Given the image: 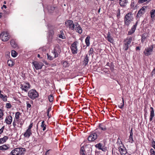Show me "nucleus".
<instances>
[{
  "instance_id": "obj_21",
  "label": "nucleus",
  "mask_w": 155,
  "mask_h": 155,
  "mask_svg": "<svg viewBox=\"0 0 155 155\" xmlns=\"http://www.w3.org/2000/svg\"><path fill=\"white\" fill-rule=\"evenodd\" d=\"M31 134V131L27 129L24 133V135L25 137L28 138Z\"/></svg>"
},
{
  "instance_id": "obj_6",
  "label": "nucleus",
  "mask_w": 155,
  "mask_h": 155,
  "mask_svg": "<svg viewBox=\"0 0 155 155\" xmlns=\"http://www.w3.org/2000/svg\"><path fill=\"white\" fill-rule=\"evenodd\" d=\"M20 88L22 91L27 92L29 89L30 88L31 85L29 83L25 82L23 84H20Z\"/></svg>"
},
{
  "instance_id": "obj_55",
  "label": "nucleus",
  "mask_w": 155,
  "mask_h": 155,
  "mask_svg": "<svg viewBox=\"0 0 155 155\" xmlns=\"http://www.w3.org/2000/svg\"><path fill=\"white\" fill-rule=\"evenodd\" d=\"M148 0H139V2L140 3H143Z\"/></svg>"
},
{
  "instance_id": "obj_4",
  "label": "nucleus",
  "mask_w": 155,
  "mask_h": 155,
  "mask_svg": "<svg viewBox=\"0 0 155 155\" xmlns=\"http://www.w3.org/2000/svg\"><path fill=\"white\" fill-rule=\"evenodd\" d=\"M28 96L31 99L34 100L38 97V94L35 90L32 89L28 92Z\"/></svg>"
},
{
  "instance_id": "obj_52",
  "label": "nucleus",
  "mask_w": 155,
  "mask_h": 155,
  "mask_svg": "<svg viewBox=\"0 0 155 155\" xmlns=\"http://www.w3.org/2000/svg\"><path fill=\"white\" fill-rule=\"evenodd\" d=\"M32 126H33V123H31L30 124L29 126L28 127V128L27 130H31V129L32 128Z\"/></svg>"
},
{
  "instance_id": "obj_24",
  "label": "nucleus",
  "mask_w": 155,
  "mask_h": 155,
  "mask_svg": "<svg viewBox=\"0 0 155 155\" xmlns=\"http://www.w3.org/2000/svg\"><path fill=\"white\" fill-rule=\"evenodd\" d=\"M47 8L48 11L50 12H51L55 10V7L49 5L47 6Z\"/></svg>"
},
{
  "instance_id": "obj_31",
  "label": "nucleus",
  "mask_w": 155,
  "mask_h": 155,
  "mask_svg": "<svg viewBox=\"0 0 155 155\" xmlns=\"http://www.w3.org/2000/svg\"><path fill=\"white\" fill-rule=\"evenodd\" d=\"M20 114V113L19 112H17L15 114V118L16 120L17 121H18V119L19 118V115Z\"/></svg>"
},
{
  "instance_id": "obj_25",
  "label": "nucleus",
  "mask_w": 155,
  "mask_h": 155,
  "mask_svg": "<svg viewBox=\"0 0 155 155\" xmlns=\"http://www.w3.org/2000/svg\"><path fill=\"white\" fill-rule=\"evenodd\" d=\"M9 148V147L6 145H3L0 146V150H5Z\"/></svg>"
},
{
  "instance_id": "obj_43",
  "label": "nucleus",
  "mask_w": 155,
  "mask_h": 155,
  "mask_svg": "<svg viewBox=\"0 0 155 155\" xmlns=\"http://www.w3.org/2000/svg\"><path fill=\"white\" fill-rule=\"evenodd\" d=\"M117 12V18L118 19H119L120 18V10L119 8H118V9Z\"/></svg>"
},
{
  "instance_id": "obj_33",
  "label": "nucleus",
  "mask_w": 155,
  "mask_h": 155,
  "mask_svg": "<svg viewBox=\"0 0 155 155\" xmlns=\"http://www.w3.org/2000/svg\"><path fill=\"white\" fill-rule=\"evenodd\" d=\"M46 125L45 124V121H43L41 122V127L43 128V130L45 131L46 130Z\"/></svg>"
},
{
  "instance_id": "obj_41",
  "label": "nucleus",
  "mask_w": 155,
  "mask_h": 155,
  "mask_svg": "<svg viewBox=\"0 0 155 155\" xmlns=\"http://www.w3.org/2000/svg\"><path fill=\"white\" fill-rule=\"evenodd\" d=\"M47 56L48 59L49 60H53V58L52 56L49 55L48 53H47Z\"/></svg>"
},
{
  "instance_id": "obj_38",
  "label": "nucleus",
  "mask_w": 155,
  "mask_h": 155,
  "mask_svg": "<svg viewBox=\"0 0 155 155\" xmlns=\"http://www.w3.org/2000/svg\"><path fill=\"white\" fill-rule=\"evenodd\" d=\"M63 65L64 67H66L69 66V64L67 62L65 61L63 63Z\"/></svg>"
},
{
  "instance_id": "obj_59",
  "label": "nucleus",
  "mask_w": 155,
  "mask_h": 155,
  "mask_svg": "<svg viewBox=\"0 0 155 155\" xmlns=\"http://www.w3.org/2000/svg\"><path fill=\"white\" fill-rule=\"evenodd\" d=\"M51 108L49 107L48 108V111H47V113H49V112L51 110Z\"/></svg>"
},
{
  "instance_id": "obj_20",
  "label": "nucleus",
  "mask_w": 155,
  "mask_h": 155,
  "mask_svg": "<svg viewBox=\"0 0 155 155\" xmlns=\"http://www.w3.org/2000/svg\"><path fill=\"white\" fill-rule=\"evenodd\" d=\"M102 147L103 144L101 143H99L95 145V147L96 148L98 149L99 150H101L103 151H104L105 149Z\"/></svg>"
},
{
  "instance_id": "obj_53",
  "label": "nucleus",
  "mask_w": 155,
  "mask_h": 155,
  "mask_svg": "<svg viewBox=\"0 0 155 155\" xmlns=\"http://www.w3.org/2000/svg\"><path fill=\"white\" fill-rule=\"evenodd\" d=\"M117 143H118L119 145L122 144V142L119 138L117 139Z\"/></svg>"
},
{
  "instance_id": "obj_11",
  "label": "nucleus",
  "mask_w": 155,
  "mask_h": 155,
  "mask_svg": "<svg viewBox=\"0 0 155 155\" xmlns=\"http://www.w3.org/2000/svg\"><path fill=\"white\" fill-rule=\"evenodd\" d=\"M97 134L95 132L92 133L88 137V140L92 141L95 140L97 138Z\"/></svg>"
},
{
  "instance_id": "obj_45",
  "label": "nucleus",
  "mask_w": 155,
  "mask_h": 155,
  "mask_svg": "<svg viewBox=\"0 0 155 155\" xmlns=\"http://www.w3.org/2000/svg\"><path fill=\"white\" fill-rule=\"evenodd\" d=\"M150 152L151 154V155H155V151L153 149L151 148L150 149Z\"/></svg>"
},
{
  "instance_id": "obj_46",
  "label": "nucleus",
  "mask_w": 155,
  "mask_h": 155,
  "mask_svg": "<svg viewBox=\"0 0 155 155\" xmlns=\"http://www.w3.org/2000/svg\"><path fill=\"white\" fill-rule=\"evenodd\" d=\"M151 145L155 150V141L153 140L152 141Z\"/></svg>"
},
{
  "instance_id": "obj_50",
  "label": "nucleus",
  "mask_w": 155,
  "mask_h": 155,
  "mask_svg": "<svg viewBox=\"0 0 155 155\" xmlns=\"http://www.w3.org/2000/svg\"><path fill=\"white\" fill-rule=\"evenodd\" d=\"M93 49L92 48H91L90 49L89 51V55H90L92 54L93 52Z\"/></svg>"
},
{
  "instance_id": "obj_5",
  "label": "nucleus",
  "mask_w": 155,
  "mask_h": 155,
  "mask_svg": "<svg viewBox=\"0 0 155 155\" xmlns=\"http://www.w3.org/2000/svg\"><path fill=\"white\" fill-rule=\"evenodd\" d=\"M153 45H151L150 46L146 48L143 51L144 54L146 56L151 55L153 51Z\"/></svg>"
},
{
  "instance_id": "obj_63",
  "label": "nucleus",
  "mask_w": 155,
  "mask_h": 155,
  "mask_svg": "<svg viewBox=\"0 0 155 155\" xmlns=\"http://www.w3.org/2000/svg\"><path fill=\"white\" fill-rule=\"evenodd\" d=\"M4 95H3L2 93H1V91H0V97H2Z\"/></svg>"
},
{
  "instance_id": "obj_48",
  "label": "nucleus",
  "mask_w": 155,
  "mask_h": 155,
  "mask_svg": "<svg viewBox=\"0 0 155 155\" xmlns=\"http://www.w3.org/2000/svg\"><path fill=\"white\" fill-rule=\"evenodd\" d=\"M122 102H123V103H122V104L121 105V106H119V105H118V107L120 108H121V109H122L123 108V107H124V99L123 98H122Z\"/></svg>"
},
{
  "instance_id": "obj_3",
  "label": "nucleus",
  "mask_w": 155,
  "mask_h": 155,
  "mask_svg": "<svg viewBox=\"0 0 155 155\" xmlns=\"http://www.w3.org/2000/svg\"><path fill=\"white\" fill-rule=\"evenodd\" d=\"M132 19L133 18L131 13H129L127 14L124 18L125 25L128 26L131 21L132 20Z\"/></svg>"
},
{
  "instance_id": "obj_8",
  "label": "nucleus",
  "mask_w": 155,
  "mask_h": 155,
  "mask_svg": "<svg viewBox=\"0 0 155 155\" xmlns=\"http://www.w3.org/2000/svg\"><path fill=\"white\" fill-rule=\"evenodd\" d=\"M65 25L67 27H69L71 30H73L74 29L75 25L72 20H69L66 21L65 22Z\"/></svg>"
},
{
  "instance_id": "obj_16",
  "label": "nucleus",
  "mask_w": 155,
  "mask_h": 155,
  "mask_svg": "<svg viewBox=\"0 0 155 155\" xmlns=\"http://www.w3.org/2000/svg\"><path fill=\"white\" fill-rule=\"evenodd\" d=\"M89 61V57L87 54L84 58V60L82 61V65L85 66L87 64Z\"/></svg>"
},
{
  "instance_id": "obj_23",
  "label": "nucleus",
  "mask_w": 155,
  "mask_h": 155,
  "mask_svg": "<svg viewBox=\"0 0 155 155\" xmlns=\"http://www.w3.org/2000/svg\"><path fill=\"white\" fill-rule=\"evenodd\" d=\"M98 128L100 129V130L102 131H105L107 130L106 127L103 124H100L99 125Z\"/></svg>"
},
{
  "instance_id": "obj_7",
  "label": "nucleus",
  "mask_w": 155,
  "mask_h": 155,
  "mask_svg": "<svg viewBox=\"0 0 155 155\" xmlns=\"http://www.w3.org/2000/svg\"><path fill=\"white\" fill-rule=\"evenodd\" d=\"M0 37L2 41H5L9 40L10 36L7 32H3L0 35Z\"/></svg>"
},
{
  "instance_id": "obj_18",
  "label": "nucleus",
  "mask_w": 155,
  "mask_h": 155,
  "mask_svg": "<svg viewBox=\"0 0 155 155\" xmlns=\"http://www.w3.org/2000/svg\"><path fill=\"white\" fill-rule=\"evenodd\" d=\"M75 26H76V28H75L76 30L80 34H81L82 32V28L78 23H75Z\"/></svg>"
},
{
  "instance_id": "obj_64",
  "label": "nucleus",
  "mask_w": 155,
  "mask_h": 155,
  "mask_svg": "<svg viewBox=\"0 0 155 155\" xmlns=\"http://www.w3.org/2000/svg\"><path fill=\"white\" fill-rule=\"evenodd\" d=\"M3 130L1 129H0V134H1L3 132Z\"/></svg>"
},
{
  "instance_id": "obj_22",
  "label": "nucleus",
  "mask_w": 155,
  "mask_h": 155,
  "mask_svg": "<svg viewBox=\"0 0 155 155\" xmlns=\"http://www.w3.org/2000/svg\"><path fill=\"white\" fill-rule=\"evenodd\" d=\"M107 40L110 42L112 43L113 42V40L112 38L111 37L110 33L109 32H108L107 34Z\"/></svg>"
},
{
  "instance_id": "obj_60",
  "label": "nucleus",
  "mask_w": 155,
  "mask_h": 155,
  "mask_svg": "<svg viewBox=\"0 0 155 155\" xmlns=\"http://www.w3.org/2000/svg\"><path fill=\"white\" fill-rule=\"evenodd\" d=\"M80 155H85V154L84 153V152L83 153L82 152H80Z\"/></svg>"
},
{
  "instance_id": "obj_30",
  "label": "nucleus",
  "mask_w": 155,
  "mask_h": 155,
  "mask_svg": "<svg viewBox=\"0 0 155 155\" xmlns=\"http://www.w3.org/2000/svg\"><path fill=\"white\" fill-rule=\"evenodd\" d=\"M7 63L9 66H12L14 64V62L11 60H8Z\"/></svg>"
},
{
  "instance_id": "obj_39",
  "label": "nucleus",
  "mask_w": 155,
  "mask_h": 155,
  "mask_svg": "<svg viewBox=\"0 0 155 155\" xmlns=\"http://www.w3.org/2000/svg\"><path fill=\"white\" fill-rule=\"evenodd\" d=\"M3 112L4 111L3 110L0 109V118H3L2 117L4 115Z\"/></svg>"
},
{
  "instance_id": "obj_28",
  "label": "nucleus",
  "mask_w": 155,
  "mask_h": 155,
  "mask_svg": "<svg viewBox=\"0 0 155 155\" xmlns=\"http://www.w3.org/2000/svg\"><path fill=\"white\" fill-rule=\"evenodd\" d=\"M150 16L152 18H153L155 17V10L152 9L150 12Z\"/></svg>"
},
{
  "instance_id": "obj_61",
  "label": "nucleus",
  "mask_w": 155,
  "mask_h": 155,
  "mask_svg": "<svg viewBox=\"0 0 155 155\" xmlns=\"http://www.w3.org/2000/svg\"><path fill=\"white\" fill-rule=\"evenodd\" d=\"M132 131H133L132 128H131L130 130V134H131L133 135V134Z\"/></svg>"
},
{
  "instance_id": "obj_35",
  "label": "nucleus",
  "mask_w": 155,
  "mask_h": 155,
  "mask_svg": "<svg viewBox=\"0 0 155 155\" xmlns=\"http://www.w3.org/2000/svg\"><path fill=\"white\" fill-rule=\"evenodd\" d=\"M12 56L13 57H16L17 54L18 53L17 52H16L15 50H12Z\"/></svg>"
},
{
  "instance_id": "obj_19",
  "label": "nucleus",
  "mask_w": 155,
  "mask_h": 155,
  "mask_svg": "<svg viewBox=\"0 0 155 155\" xmlns=\"http://www.w3.org/2000/svg\"><path fill=\"white\" fill-rule=\"evenodd\" d=\"M150 109L151 110V111L149 120L150 121H152L153 118L154 117L155 115L153 108L152 107H150Z\"/></svg>"
},
{
  "instance_id": "obj_32",
  "label": "nucleus",
  "mask_w": 155,
  "mask_h": 155,
  "mask_svg": "<svg viewBox=\"0 0 155 155\" xmlns=\"http://www.w3.org/2000/svg\"><path fill=\"white\" fill-rule=\"evenodd\" d=\"M95 132L97 134V136H98L100 134L102 133V131L100 130V129L98 128L96 130Z\"/></svg>"
},
{
  "instance_id": "obj_2",
  "label": "nucleus",
  "mask_w": 155,
  "mask_h": 155,
  "mask_svg": "<svg viewBox=\"0 0 155 155\" xmlns=\"http://www.w3.org/2000/svg\"><path fill=\"white\" fill-rule=\"evenodd\" d=\"M132 41V38L131 37H127L124 41L123 49L125 51L127 50L129 47H130V45Z\"/></svg>"
},
{
  "instance_id": "obj_13",
  "label": "nucleus",
  "mask_w": 155,
  "mask_h": 155,
  "mask_svg": "<svg viewBox=\"0 0 155 155\" xmlns=\"http://www.w3.org/2000/svg\"><path fill=\"white\" fill-rule=\"evenodd\" d=\"M146 8L147 7L145 6L142 7L138 12L137 15V17H140L145 12Z\"/></svg>"
},
{
  "instance_id": "obj_15",
  "label": "nucleus",
  "mask_w": 155,
  "mask_h": 155,
  "mask_svg": "<svg viewBox=\"0 0 155 155\" xmlns=\"http://www.w3.org/2000/svg\"><path fill=\"white\" fill-rule=\"evenodd\" d=\"M10 44L12 47L13 48L15 49H18V46L17 43L14 40H12L10 41Z\"/></svg>"
},
{
  "instance_id": "obj_17",
  "label": "nucleus",
  "mask_w": 155,
  "mask_h": 155,
  "mask_svg": "<svg viewBox=\"0 0 155 155\" xmlns=\"http://www.w3.org/2000/svg\"><path fill=\"white\" fill-rule=\"evenodd\" d=\"M128 2L127 0H119V3L122 7H125Z\"/></svg>"
},
{
  "instance_id": "obj_1",
  "label": "nucleus",
  "mask_w": 155,
  "mask_h": 155,
  "mask_svg": "<svg viewBox=\"0 0 155 155\" xmlns=\"http://www.w3.org/2000/svg\"><path fill=\"white\" fill-rule=\"evenodd\" d=\"M25 151V149L22 147L17 148L12 150L11 152V155H22Z\"/></svg>"
},
{
  "instance_id": "obj_14",
  "label": "nucleus",
  "mask_w": 155,
  "mask_h": 155,
  "mask_svg": "<svg viewBox=\"0 0 155 155\" xmlns=\"http://www.w3.org/2000/svg\"><path fill=\"white\" fill-rule=\"evenodd\" d=\"M12 120V117L11 116L9 115L6 117L5 121L8 124H10Z\"/></svg>"
},
{
  "instance_id": "obj_56",
  "label": "nucleus",
  "mask_w": 155,
  "mask_h": 155,
  "mask_svg": "<svg viewBox=\"0 0 155 155\" xmlns=\"http://www.w3.org/2000/svg\"><path fill=\"white\" fill-rule=\"evenodd\" d=\"M138 23V21H136L135 25H134L132 27H133L136 29L137 26V25Z\"/></svg>"
},
{
  "instance_id": "obj_47",
  "label": "nucleus",
  "mask_w": 155,
  "mask_h": 155,
  "mask_svg": "<svg viewBox=\"0 0 155 155\" xmlns=\"http://www.w3.org/2000/svg\"><path fill=\"white\" fill-rule=\"evenodd\" d=\"M1 98H2L3 100L5 101H6L7 100V96L6 95L5 96L4 95L2 97H1Z\"/></svg>"
},
{
  "instance_id": "obj_44",
  "label": "nucleus",
  "mask_w": 155,
  "mask_h": 155,
  "mask_svg": "<svg viewBox=\"0 0 155 155\" xmlns=\"http://www.w3.org/2000/svg\"><path fill=\"white\" fill-rule=\"evenodd\" d=\"M48 99L49 101L50 102H52L53 100V97L51 95H49L48 96Z\"/></svg>"
},
{
  "instance_id": "obj_51",
  "label": "nucleus",
  "mask_w": 155,
  "mask_h": 155,
  "mask_svg": "<svg viewBox=\"0 0 155 155\" xmlns=\"http://www.w3.org/2000/svg\"><path fill=\"white\" fill-rule=\"evenodd\" d=\"M26 104H27V109H28L29 108H30L31 107V105L27 101L26 102Z\"/></svg>"
},
{
  "instance_id": "obj_37",
  "label": "nucleus",
  "mask_w": 155,
  "mask_h": 155,
  "mask_svg": "<svg viewBox=\"0 0 155 155\" xmlns=\"http://www.w3.org/2000/svg\"><path fill=\"white\" fill-rule=\"evenodd\" d=\"M109 67H110L111 71H113L114 69V66L112 62L110 63V65Z\"/></svg>"
},
{
  "instance_id": "obj_57",
  "label": "nucleus",
  "mask_w": 155,
  "mask_h": 155,
  "mask_svg": "<svg viewBox=\"0 0 155 155\" xmlns=\"http://www.w3.org/2000/svg\"><path fill=\"white\" fill-rule=\"evenodd\" d=\"M16 121H17L16 120ZM13 125L14 127H15V126L16 125V121L15 120L13 121Z\"/></svg>"
},
{
  "instance_id": "obj_49",
  "label": "nucleus",
  "mask_w": 155,
  "mask_h": 155,
  "mask_svg": "<svg viewBox=\"0 0 155 155\" xmlns=\"http://www.w3.org/2000/svg\"><path fill=\"white\" fill-rule=\"evenodd\" d=\"M6 107L8 108H10L12 107V105L10 104L7 103L6 104Z\"/></svg>"
},
{
  "instance_id": "obj_12",
  "label": "nucleus",
  "mask_w": 155,
  "mask_h": 155,
  "mask_svg": "<svg viewBox=\"0 0 155 155\" xmlns=\"http://www.w3.org/2000/svg\"><path fill=\"white\" fill-rule=\"evenodd\" d=\"M118 148L120 153L122 155H125L127 153L126 149L123 144H122V146H120Z\"/></svg>"
},
{
  "instance_id": "obj_29",
  "label": "nucleus",
  "mask_w": 155,
  "mask_h": 155,
  "mask_svg": "<svg viewBox=\"0 0 155 155\" xmlns=\"http://www.w3.org/2000/svg\"><path fill=\"white\" fill-rule=\"evenodd\" d=\"M136 29V28H134L132 27L131 28V30H130L128 31V35H131L132 34H133V33L134 32Z\"/></svg>"
},
{
  "instance_id": "obj_10",
  "label": "nucleus",
  "mask_w": 155,
  "mask_h": 155,
  "mask_svg": "<svg viewBox=\"0 0 155 155\" xmlns=\"http://www.w3.org/2000/svg\"><path fill=\"white\" fill-rule=\"evenodd\" d=\"M78 43V41H75L71 45V49L72 52L73 54H76L77 53L78 49L77 47V44Z\"/></svg>"
},
{
  "instance_id": "obj_27",
  "label": "nucleus",
  "mask_w": 155,
  "mask_h": 155,
  "mask_svg": "<svg viewBox=\"0 0 155 155\" xmlns=\"http://www.w3.org/2000/svg\"><path fill=\"white\" fill-rule=\"evenodd\" d=\"M90 37L89 36H87L85 39V42L87 46H88L90 45Z\"/></svg>"
},
{
  "instance_id": "obj_26",
  "label": "nucleus",
  "mask_w": 155,
  "mask_h": 155,
  "mask_svg": "<svg viewBox=\"0 0 155 155\" xmlns=\"http://www.w3.org/2000/svg\"><path fill=\"white\" fill-rule=\"evenodd\" d=\"M58 49V47H56L54 48L53 50V54L54 55V58H56L58 57V53L57 52V49Z\"/></svg>"
},
{
  "instance_id": "obj_62",
  "label": "nucleus",
  "mask_w": 155,
  "mask_h": 155,
  "mask_svg": "<svg viewBox=\"0 0 155 155\" xmlns=\"http://www.w3.org/2000/svg\"><path fill=\"white\" fill-rule=\"evenodd\" d=\"M136 49V50H140V47L139 46L137 47Z\"/></svg>"
},
{
  "instance_id": "obj_36",
  "label": "nucleus",
  "mask_w": 155,
  "mask_h": 155,
  "mask_svg": "<svg viewBox=\"0 0 155 155\" xmlns=\"http://www.w3.org/2000/svg\"><path fill=\"white\" fill-rule=\"evenodd\" d=\"M133 135L131 134H130L129 138L128 139L129 142L131 143H133L134 141L133 138Z\"/></svg>"
},
{
  "instance_id": "obj_58",
  "label": "nucleus",
  "mask_w": 155,
  "mask_h": 155,
  "mask_svg": "<svg viewBox=\"0 0 155 155\" xmlns=\"http://www.w3.org/2000/svg\"><path fill=\"white\" fill-rule=\"evenodd\" d=\"M49 32L51 34H53L54 33V31L52 30H49Z\"/></svg>"
},
{
  "instance_id": "obj_54",
  "label": "nucleus",
  "mask_w": 155,
  "mask_h": 155,
  "mask_svg": "<svg viewBox=\"0 0 155 155\" xmlns=\"http://www.w3.org/2000/svg\"><path fill=\"white\" fill-rule=\"evenodd\" d=\"M80 152H82L83 153V152H85V150L84 147H81Z\"/></svg>"
},
{
  "instance_id": "obj_9",
  "label": "nucleus",
  "mask_w": 155,
  "mask_h": 155,
  "mask_svg": "<svg viewBox=\"0 0 155 155\" xmlns=\"http://www.w3.org/2000/svg\"><path fill=\"white\" fill-rule=\"evenodd\" d=\"M32 64L36 70L41 69L44 65L42 63L36 61H33Z\"/></svg>"
},
{
  "instance_id": "obj_34",
  "label": "nucleus",
  "mask_w": 155,
  "mask_h": 155,
  "mask_svg": "<svg viewBox=\"0 0 155 155\" xmlns=\"http://www.w3.org/2000/svg\"><path fill=\"white\" fill-rule=\"evenodd\" d=\"M0 139L2 143H3L6 141L8 139V137L6 136H5L3 138H1Z\"/></svg>"
},
{
  "instance_id": "obj_40",
  "label": "nucleus",
  "mask_w": 155,
  "mask_h": 155,
  "mask_svg": "<svg viewBox=\"0 0 155 155\" xmlns=\"http://www.w3.org/2000/svg\"><path fill=\"white\" fill-rule=\"evenodd\" d=\"M146 38V37L145 36V35L144 34H143L141 36V42L143 43L144 41L145 38Z\"/></svg>"
},
{
  "instance_id": "obj_42",
  "label": "nucleus",
  "mask_w": 155,
  "mask_h": 155,
  "mask_svg": "<svg viewBox=\"0 0 155 155\" xmlns=\"http://www.w3.org/2000/svg\"><path fill=\"white\" fill-rule=\"evenodd\" d=\"M58 37L59 38H61L62 39H64L65 38V37L64 34L62 35H58Z\"/></svg>"
}]
</instances>
